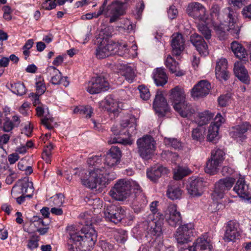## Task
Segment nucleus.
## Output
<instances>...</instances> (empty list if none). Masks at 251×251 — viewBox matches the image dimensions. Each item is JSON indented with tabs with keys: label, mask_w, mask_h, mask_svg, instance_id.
Segmentation results:
<instances>
[{
	"label": "nucleus",
	"mask_w": 251,
	"mask_h": 251,
	"mask_svg": "<svg viewBox=\"0 0 251 251\" xmlns=\"http://www.w3.org/2000/svg\"><path fill=\"white\" fill-rule=\"evenodd\" d=\"M101 155H96L88 159V164L94 166L93 170H90L88 174L82 172L85 176H81L83 185L91 189H95L99 185H105L106 183L115 178V175L110 172V168L114 166L120 162L110 155L106 154L104 160L102 161Z\"/></svg>",
	"instance_id": "f257e3e1"
},
{
	"label": "nucleus",
	"mask_w": 251,
	"mask_h": 251,
	"mask_svg": "<svg viewBox=\"0 0 251 251\" xmlns=\"http://www.w3.org/2000/svg\"><path fill=\"white\" fill-rule=\"evenodd\" d=\"M67 246L69 251H89L94 246L97 239L95 229L90 226L82 229L81 232L73 231L69 233Z\"/></svg>",
	"instance_id": "f03ea898"
},
{
	"label": "nucleus",
	"mask_w": 251,
	"mask_h": 251,
	"mask_svg": "<svg viewBox=\"0 0 251 251\" xmlns=\"http://www.w3.org/2000/svg\"><path fill=\"white\" fill-rule=\"evenodd\" d=\"M219 19L220 24L214 26L216 30L223 32L229 31L233 35H237L239 33L240 27L237 25L238 13L230 7L225 8Z\"/></svg>",
	"instance_id": "7ed1b4c3"
},
{
	"label": "nucleus",
	"mask_w": 251,
	"mask_h": 251,
	"mask_svg": "<svg viewBox=\"0 0 251 251\" xmlns=\"http://www.w3.org/2000/svg\"><path fill=\"white\" fill-rule=\"evenodd\" d=\"M105 31L102 30L96 37L99 45L96 50L95 54L99 59H103L117 52L118 44L108 41V36L105 35Z\"/></svg>",
	"instance_id": "20e7f679"
},
{
	"label": "nucleus",
	"mask_w": 251,
	"mask_h": 251,
	"mask_svg": "<svg viewBox=\"0 0 251 251\" xmlns=\"http://www.w3.org/2000/svg\"><path fill=\"white\" fill-rule=\"evenodd\" d=\"M137 152L144 160L151 159L154 154L156 148V141L149 135L139 138L136 142Z\"/></svg>",
	"instance_id": "39448f33"
},
{
	"label": "nucleus",
	"mask_w": 251,
	"mask_h": 251,
	"mask_svg": "<svg viewBox=\"0 0 251 251\" xmlns=\"http://www.w3.org/2000/svg\"><path fill=\"white\" fill-rule=\"evenodd\" d=\"M131 185L130 180L121 179L114 185L110 191L109 194L116 200L123 201L130 195Z\"/></svg>",
	"instance_id": "423d86ee"
},
{
	"label": "nucleus",
	"mask_w": 251,
	"mask_h": 251,
	"mask_svg": "<svg viewBox=\"0 0 251 251\" xmlns=\"http://www.w3.org/2000/svg\"><path fill=\"white\" fill-rule=\"evenodd\" d=\"M235 182V179L232 177H226L220 179L215 184L212 197L213 200L218 201L224 198L225 194L229 190Z\"/></svg>",
	"instance_id": "0eeeda50"
},
{
	"label": "nucleus",
	"mask_w": 251,
	"mask_h": 251,
	"mask_svg": "<svg viewBox=\"0 0 251 251\" xmlns=\"http://www.w3.org/2000/svg\"><path fill=\"white\" fill-rule=\"evenodd\" d=\"M109 88V84L107 79L102 75H99L91 78L86 89L90 94H96L106 91Z\"/></svg>",
	"instance_id": "6e6552de"
},
{
	"label": "nucleus",
	"mask_w": 251,
	"mask_h": 251,
	"mask_svg": "<svg viewBox=\"0 0 251 251\" xmlns=\"http://www.w3.org/2000/svg\"><path fill=\"white\" fill-rule=\"evenodd\" d=\"M104 214L107 221L117 224L125 217L126 212L120 206L110 204L107 206Z\"/></svg>",
	"instance_id": "1a4fd4ad"
},
{
	"label": "nucleus",
	"mask_w": 251,
	"mask_h": 251,
	"mask_svg": "<svg viewBox=\"0 0 251 251\" xmlns=\"http://www.w3.org/2000/svg\"><path fill=\"white\" fill-rule=\"evenodd\" d=\"M194 229V226L192 223L184 224L179 226L175 235L178 244L183 245L190 242L193 236Z\"/></svg>",
	"instance_id": "9d476101"
},
{
	"label": "nucleus",
	"mask_w": 251,
	"mask_h": 251,
	"mask_svg": "<svg viewBox=\"0 0 251 251\" xmlns=\"http://www.w3.org/2000/svg\"><path fill=\"white\" fill-rule=\"evenodd\" d=\"M186 12L189 16L200 21L205 22L207 19L206 8L198 2H192L189 3Z\"/></svg>",
	"instance_id": "9b49d317"
},
{
	"label": "nucleus",
	"mask_w": 251,
	"mask_h": 251,
	"mask_svg": "<svg viewBox=\"0 0 251 251\" xmlns=\"http://www.w3.org/2000/svg\"><path fill=\"white\" fill-rule=\"evenodd\" d=\"M135 121L136 119L134 117H130L129 119L123 120L119 126H113L111 127V131L116 136L125 134L126 132L128 134L130 132L132 133L133 130L135 129Z\"/></svg>",
	"instance_id": "f8f14e48"
},
{
	"label": "nucleus",
	"mask_w": 251,
	"mask_h": 251,
	"mask_svg": "<svg viewBox=\"0 0 251 251\" xmlns=\"http://www.w3.org/2000/svg\"><path fill=\"white\" fill-rule=\"evenodd\" d=\"M124 4L123 2L115 1L112 2L106 8L105 15L110 16V23L116 22L125 12Z\"/></svg>",
	"instance_id": "ddd939ff"
},
{
	"label": "nucleus",
	"mask_w": 251,
	"mask_h": 251,
	"mask_svg": "<svg viewBox=\"0 0 251 251\" xmlns=\"http://www.w3.org/2000/svg\"><path fill=\"white\" fill-rule=\"evenodd\" d=\"M164 217L168 224L172 227H176L181 222L180 213L177 210L176 205L175 204H169Z\"/></svg>",
	"instance_id": "4468645a"
},
{
	"label": "nucleus",
	"mask_w": 251,
	"mask_h": 251,
	"mask_svg": "<svg viewBox=\"0 0 251 251\" xmlns=\"http://www.w3.org/2000/svg\"><path fill=\"white\" fill-rule=\"evenodd\" d=\"M240 236L239 224L236 221L231 220L227 222L224 235L226 242H235Z\"/></svg>",
	"instance_id": "2eb2a0df"
},
{
	"label": "nucleus",
	"mask_w": 251,
	"mask_h": 251,
	"mask_svg": "<svg viewBox=\"0 0 251 251\" xmlns=\"http://www.w3.org/2000/svg\"><path fill=\"white\" fill-rule=\"evenodd\" d=\"M155 112L160 116H163L169 111V107L167 100L161 91H157L153 103Z\"/></svg>",
	"instance_id": "dca6fc26"
},
{
	"label": "nucleus",
	"mask_w": 251,
	"mask_h": 251,
	"mask_svg": "<svg viewBox=\"0 0 251 251\" xmlns=\"http://www.w3.org/2000/svg\"><path fill=\"white\" fill-rule=\"evenodd\" d=\"M210 89V83L206 80H201L192 89L191 96L194 99L202 98L209 94Z\"/></svg>",
	"instance_id": "f3484780"
},
{
	"label": "nucleus",
	"mask_w": 251,
	"mask_h": 251,
	"mask_svg": "<svg viewBox=\"0 0 251 251\" xmlns=\"http://www.w3.org/2000/svg\"><path fill=\"white\" fill-rule=\"evenodd\" d=\"M204 182L202 178H191L189 184L187 185L188 193L193 197H200L203 193Z\"/></svg>",
	"instance_id": "a211bd4d"
},
{
	"label": "nucleus",
	"mask_w": 251,
	"mask_h": 251,
	"mask_svg": "<svg viewBox=\"0 0 251 251\" xmlns=\"http://www.w3.org/2000/svg\"><path fill=\"white\" fill-rule=\"evenodd\" d=\"M190 40L201 56H205L208 54L207 45L201 36L197 33L193 34L190 36Z\"/></svg>",
	"instance_id": "6ab92c4d"
},
{
	"label": "nucleus",
	"mask_w": 251,
	"mask_h": 251,
	"mask_svg": "<svg viewBox=\"0 0 251 251\" xmlns=\"http://www.w3.org/2000/svg\"><path fill=\"white\" fill-rule=\"evenodd\" d=\"M171 47L173 55H180L184 49L185 40L182 35L179 33H174L172 36Z\"/></svg>",
	"instance_id": "aec40b11"
},
{
	"label": "nucleus",
	"mask_w": 251,
	"mask_h": 251,
	"mask_svg": "<svg viewBox=\"0 0 251 251\" xmlns=\"http://www.w3.org/2000/svg\"><path fill=\"white\" fill-rule=\"evenodd\" d=\"M233 190L240 197L246 200L251 199V191L244 178H240L238 180Z\"/></svg>",
	"instance_id": "412c9836"
},
{
	"label": "nucleus",
	"mask_w": 251,
	"mask_h": 251,
	"mask_svg": "<svg viewBox=\"0 0 251 251\" xmlns=\"http://www.w3.org/2000/svg\"><path fill=\"white\" fill-rule=\"evenodd\" d=\"M152 216L150 215L148 220L151 221L148 224V227H150L148 230V233L152 236H159L162 232V226L163 225V219L152 218Z\"/></svg>",
	"instance_id": "4be33fe9"
},
{
	"label": "nucleus",
	"mask_w": 251,
	"mask_h": 251,
	"mask_svg": "<svg viewBox=\"0 0 251 251\" xmlns=\"http://www.w3.org/2000/svg\"><path fill=\"white\" fill-rule=\"evenodd\" d=\"M169 99L173 103L174 108L176 105H179L186 101L185 94L183 89L176 86L170 91Z\"/></svg>",
	"instance_id": "5701e85b"
},
{
	"label": "nucleus",
	"mask_w": 251,
	"mask_h": 251,
	"mask_svg": "<svg viewBox=\"0 0 251 251\" xmlns=\"http://www.w3.org/2000/svg\"><path fill=\"white\" fill-rule=\"evenodd\" d=\"M227 61L226 58H221L217 62L215 67V75L220 79L227 80L228 72L227 71Z\"/></svg>",
	"instance_id": "b1692460"
},
{
	"label": "nucleus",
	"mask_w": 251,
	"mask_h": 251,
	"mask_svg": "<svg viewBox=\"0 0 251 251\" xmlns=\"http://www.w3.org/2000/svg\"><path fill=\"white\" fill-rule=\"evenodd\" d=\"M17 186L21 187L20 193L23 195H26V193H29V194H32L34 191V188L32 182L29 181L28 178H24L23 179L19 180L16 184L13 186L11 190V194L15 192V189Z\"/></svg>",
	"instance_id": "393cba45"
},
{
	"label": "nucleus",
	"mask_w": 251,
	"mask_h": 251,
	"mask_svg": "<svg viewBox=\"0 0 251 251\" xmlns=\"http://www.w3.org/2000/svg\"><path fill=\"white\" fill-rule=\"evenodd\" d=\"M168 170L162 166H154L147 171L148 178L153 182H156L158 179L164 174L168 173Z\"/></svg>",
	"instance_id": "a878e982"
},
{
	"label": "nucleus",
	"mask_w": 251,
	"mask_h": 251,
	"mask_svg": "<svg viewBox=\"0 0 251 251\" xmlns=\"http://www.w3.org/2000/svg\"><path fill=\"white\" fill-rule=\"evenodd\" d=\"M231 49L235 55L244 63L248 61V53L241 44L237 41H233L231 44Z\"/></svg>",
	"instance_id": "bb28decb"
},
{
	"label": "nucleus",
	"mask_w": 251,
	"mask_h": 251,
	"mask_svg": "<svg viewBox=\"0 0 251 251\" xmlns=\"http://www.w3.org/2000/svg\"><path fill=\"white\" fill-rule=\"evenodd\" d=\"M174 109L184 118L190 117L195 112L192 105L187 101L179 105H176Z\"/></svg>",
	"instance_id": "cd10ccee"
},
{
	"label": "nucleus",
	"mask_w": 251,
	"mask_h": 251,
	"mask_svg": "<svg viewBox=\"0 0 251 251\" xmlns=\"http://www.w3.org/2000/svg\"><path fill=\"white\" fill-rule=\"evenodd\" d=\"M234 73L239 80L245 83L249 82V75L247 69L239 62H235Z\"/></svg>",
	"instance_id": "c85d7f7f"
},
{
	"label": "nucleus",
	"mask_w": 251,
	"mask_h": 251,
	"mask_svg": "<svg viewBox=\"0 0 251 251\" xmlns=\"http://www.w3.org/2000/svg\"><path fill=\"white\" fill-rule=\"evenodd\" d=\"M153 78L157 86H163L168 81V77L161 68H157L153 73Z\"/></svg>",
	"instance_id": "c756f323"
},
{
	"label": "nucleus",
	"mask_w": 251,
	"mask_h": 251,
	"mask_svg": "<svg viewBox=\"0 0 251 251\" xmlns=\"http://www.w3.org/2000/svg\"><path fill=\"white\" fill-rule=\"evenodd\" d=\"M194 244H195L198 249L201 250H208L209 251H210L212 248L210 240L206 234L203 235L198 238L194 242Z\"/></svg>",
	"instance_id": "7c9ffc66"
},
{
	"label": "nucleus",
	"mask_w": 251,
	"mask_h": 251,
	"mask_svg": "<svg viewBox=\"0 0 251 251\" xmlns=\"http://www.w3.org/2000/svg\"><path fill=\"white\" fill-rule=\"evenodd\" d=\"M182 194V191L176 185L170 184L168 186L166 195L172 200L180 199Z\"/></svg>",
	"instance_id": "2f4dec72"
},
{
	"label": "nucleus",
	"mask_w": 251,
	"mask_h": 251,
	"mask_svg": "<svg viewBox=\"0 0 251 251\" xmlns=\"http://www.w3.org/2000/svg\"><path fill=\"white\" fill-rule=\"evenodd\" d=\"M250 130H251V125L248 122H245L234 127L233 130L230 132V135L236 138L241 137L245 133Z\"/></svg>",
	"instance_id": "473e14b6"
},
{
	"label": "nucleus",
	"mask_w": 251,
	"mask_h": 251,
	"mask_svg": "<svg viewBox=\"0 0 251 251\" xmlns=\"http://www.w3.org/2000/svg\"><path fill=\"white\" fill-rule=\"evenodd\" d=\"M105 108L110 113H113L114 115L119 113V105L117 101L110 96H107L103 101Z\"/></svg>",
	"instance_id": "72a5a7b5"
},
{
	"label": "nucleus",
	"mask_w": 251,
	"mask_h": 251,
	"mask_svg": "<svg viewBox=\"0 0 251 251\" xmlns=\"http://www.w3.org/2000/svg\"><path fill=\"white\" fill-rule=\"evenodd\" d=\"M221 165V164L220 163L214 161L210 158L206 162L205 172L210 175H215L218 172Z\"/></svg>",
	"instance_id": "f704fd0d"
},
{
	"label": "nucleus",
	"mask_w": 251,
	"mask_h": 251,
	"mask_svg": "<svg viewBox=\"0 0 251 251\" xmlns=\"http://www.w3.org/2000/svg\"><path fill=\"white\" fill-rule=\"evenodd\" d=\"M47 71L50 73H52L54 75L52 76L51 82L53 85H58L61 80L62 74L54 66H49L47 68Z\"/></svg>",
	"instance_id": "c9c22d12"
},
{
	"label": "nucleus",
	"mask_w": 251,
	"mask_h": 251,
	"mask_svg": "<svg viewBox=\"0 0 251 251\" xmlns=\"http://www.w3.org/2000/svg\"><path fill=\"white\" fill-rule=\"evenodd\" d=\"M213 117L212 113L208 111H205L198 114L197 122L200 126H202L207 124Z\"/></svg>",
	"instance_id": "e433bc0d"
},
{
	"label": "nucleus",
	"mask_w": 251,
	"mask_h": 251,
	"mask_svg": "<svg viewBox=\"0 0 251 251\" xmlns=\"http://www.w3.org/2000/svg\"><path fill=\"white\" fill-rule=\"evenodd\" d=\"M10 89L13 93L19 96L25 95L26 91L24 84L21 82L11 84Z\"/></svg>",
	"instance_id": "4c0bfd02"
},
{
	"label": "nucleus",
	"mask_w": 251,
	"mask_h": 251,
	"mask_svg": "<svg viewBox=\"0 0 251 251\" xmlns=\"http://www.w3.org/2000/svg\"><path fill=\"white\" fill-rule=\"evenodd\" d=\"M218 131L219 128L217 126L210 125L207 135V141L210 142L216 143L219 139Z\"/></svg>",
	"instance_id": "58836bf2"
},
{
	"label": "nucleus",
	"mask_w": 251,
	"mask_h": 251,
	"mask_svg": "<svg viewBox=\"0 0 251 251\" xmlns=\"http://www.w3.org/2000/svg\"><path fill=\"white\" fill-rule=\"evenodd\" d=\"M165 65L172 73L176 72L179 68L178 63L170 55H168L166 58Z\"/></svg>",
	"instance_id": "ea45409f"
},
{
	"label": "nucleus",
	"mask_w": 251,
	"mask_h": 251,
	"mask_svg": "<svg viewBox=\"0 0 251 251\" xmlns=\"http://www.w3.org/2000/svg\"><path fill=\"white\" fill-rule=\"evenodd\" d=\"M122 75L130 83L133 82L136 76L134 70L130 66H124Z\"/></svg>",
	"instance_id": "a19ab883"
},
{
	"label": "nucleus",
	"mask_w": 251,
	"mask_h": 251,
	"mask_svg": "<svg viewBox=\"0 0 251 251\" xmlns=\"http://www.w3.org/2000/svg\"><path fill=\"white\" fill-rule=\"evenodd\" d=\"M225 155V153L222 150L217 149L211 151L210 158L214 161L222 164L224 160Z\"/></svg>",
	"instance_id": "79ce46f5"
},
{
	"label": "nucleus",
	"mask_w": 251,
	"mask_h": 251,
	"mask_svg": "<svg viewBox=\"0 0 251 251\" xmlns=\"http://www.w3.org/2000/svg\"><path fill=\"white\" fill-rule=\"evenodd\" d=\"M204 130L201 128L197 127L192 131V139L197 142L201 143L204 139Z\"/></svg>",
	"instance_id": "37998d69"
},
{
	"label": "nucleus",
	"mask_w": 251,
	"mask_h": 251,
	"mask_svg": "<svg viewBox=\"0 0 251 251\" xmlns=\"http://www.w3.org/2000/svg\"><path fill=\"white\" fill-rule=\"evenodd\" d=\"M166 145L172 147L175 149L180 150L182 147V142L176 138H165Z\"/></svg>",
	"instance_id": "c03bdc74"
},
{
	"label": "nucleus",
	"mask_w": 251,
	"mask_h": 251,
	"mask_svg": "<svg viewBox=\"0 0 251 251\" xmlns=\"http://www.w3.org/2000/svg\"><path fill=\"white\" fill-rule=\"evenodd\" d=\"M158 204V201H153L150 205V210L152 214L153 218L163 219L164 215L161 212H159L157 209Z\"/></svg>",
	"instance_id": "a18cd8bd"
},
{
	"label": "nucleus",
	"mask_w": 251,
	"mask_h": 251,
	"mask_svg": "<svg viewBox=\"0 0 251 251\" xmlns=\"http://www.w3.org/2000/svg\"><path fill=\"white\" fill-rule=\"evenodd\" d=\"M190 170L182 167H178L176 172H175L174 175V178L176 180H180L182 179L184 176L190 174Z\"/></svg>",
	"instance_id": "49530a36"
},
{
	"label": "nucleus",
	"mask_w": 251,
	"mask_h": 251,
	"mask_svg": "<svg viewBox=\"0 0 251 251\" xmlns=\"http://www.w3.org/2000/svg\"><path fill=\"white\" fill-rule=\"evenodd\" d=\"M53 149V146L51 143H50L45 148L43 152L42 153V158L46 161V163H49L51 161V150Z\"/></svg>",
	"instance_id": "de8ad7c7"
},
{
	"label": "nucleus",
	"mask_w": 251,
	"mask_h": 251,
	"mask_svg": "<svg viewBox=\"0 0 251 251\" xmlns=\"http://www.w3.org/2000/svg\"><path fill=\"white\" fill-rule=\"evenodd\" d=\"M107 155H110L111 157H113L116 160H118L120 162V158L121 157V151L118 147L112 146L108 153Z\"/></svg>",
	"instance_id": "09e8293b"
},
{
	"label": "nucleus",
	"mask_w": 251,
	"mask_h": 251,
	"mask_svg": "<svg viewBox=\"0 0 251 251\" xmlns=\"http://www.w3.org/2000/svg\"><path fill=\"white\" fill-rule=\"evenodd\" d=\"M198 29L206 39L208 40L211 38V30L206 25L203 24H199Z\"/></svg>",
	"instance_id": "8fccbe9b"
},
{
	"label": "nucleus",
	"mask_w": 251,
	"mask_h": 251,
	"mask_svg": "<svg viewBox=\"0 0 251 251\" xmlns=\"http://www.w3.org/2000/svg\"><path fill=\"white\" fill-rule=\"evenodd\" d=\"M138 89L140 91L141 98L145 100L149 99L151 94L149 89L144 85H140L138 87Z\"/></svg>",
	"instance_id": "3c124183"
},
{
	"label": "nucleus",
	"mask_w": 251,
	"mask_h": 251,
	"mask_svg": "<svg viewBox=\"0 0 251 251\" xmlns=\"http://www.w3.org/2000/svg\"><path fill=\"white\" fill-rule=\"evenodd\" d=\"M230 95L226 94L221 96L218 100L219 104L222 107L226 106L230 102Z\"/></svg>",
	"instance_id": "603ef678"
},
{
	"label": "nucleus",
	"mask_w": 251,
	"mask_h": 251,
	"mask_svg": "<svg viewBox=\"0 0 251 251\" xmlns=\"http://www.w3.org/2000/svg\"><path fill=\"white\" fill-rule=\"evenodd\" d=\"M145 8V4L143 1H141L136 5V7L135 10V15L136 18L140 19L141 18L142 12Z\"/></svg>",
	"instance_id": "864d4df0"
},
{
	"label": "nucleus",
	"mask_w": 251,
	"mask_h": 251,
	"mask_svg": "<svg viewBox=\"0 0 251 251\" xmlns=\"http://www.w3.org/2000/svg\"><path fill=\"white\" fill-rule=\"evenodd\" d=\"M108 143L110 144L120 143L123 145H126L128 144V141L126 139L121 138L119 137L111 136L108 141Z\"/></svg>",
	"instance_id": "5fc2aeb1"
},
{
	"label": "nucleus",
	"mask_w": 251,
	"mask_h": 251,
	"mask_svg": "<svg viewBox=\"0 0 251 251\" xmlns=\"http://www.w3.org/2000/svg\"><path fill=\"white\" fill-rule=\"evenodd\" d=\"M93 113V109L91 106H82L80 108V114L86 116V117L90 118Z\"/></svg>",
	"instance_id": "6e6d98bb"
},
{
	"label": "nucleus",
	"mask_w": 251,
	"mask_h": 251,
	"mask_svg": "<svg viewBox=\"0 0 251 251\" xmlns=\"http://www.w3.org/2000/svg\"><path fill=\"white\" fill-rule=\"evenodd\" d=\"M225 122V119L222 115L218 113L214 119V121L210 124L211 126H216L219 129L220 126Z\"/></svg>",
	"instance_id": "4d7b16f0"
},
{
	"label": "nucleus",
	"mask_w": 251,
	"mask_h": 251,
	"mask_svg": "<svg viewBox=\"0 0 251 251\" xmlns=\"http://www.w3.org/2000/svg\"><path fill=\"white\" fill-rule=\"evenodd\" d=\"M53 118L52 117L48 118L46 116L41 120L42 124L49 130H51L53 128V126L51 125V123H53Z\"/></svg>",
	"instance_id": "13d9d810"
},
{
	"label": "nucleus",
	"mask_w": 251,
	"mask_h": 251,
	"mask_svg": "<svg viewBox=\"0 0 251 251\" xmlns=\"http://www.w3.org/2000/svg\"><path fill=\"white\" fill-rule=\"evenodd\" d=\"M167 13L169 18L171 20H173L177 17L178 11L175 6L172 5L168 10Z\"/></svg>",
	"instance_id": "bf43d9fd"
},
{
	"label": "nucleus",
	"mask_w": 251,
	"mask_h": 251,
	"mask_svg": "<svg viewBox=\"0 0 251 251\" xmlns=\"http://www.w3.org/2000/svg\"><path fill=\"white\" fill-rule=\"evenodd\" d=\"M146 201H144L143 204H139L136 201H134L133 204L132 209L134 212L137 214L140 213L145 207Z\"/></svg>",
	"instance_id": "052dcab7"
},
{
	"label": "nucleus",
	"mask_w": 251,
	"mask_h": 251,
	"mask_svg": "<svg viewBox=\"0 0 251 251\" xmlns=\"http://www.w3.org/2000/svg\"><path fill=\"white\" fill-rule=\"evenodd\" d=\"M55 0L52 1L51 0H47L42 4V7L46 10H51L56 7V4L55 2Z\"/></svg>",
	"instance_id": "680f3d73"
},
{
	"label": "nucleus",
	"mask_w": 251,
	"mask_h": 251,
	"mask_svg": "<svg viewBox=\"0 0 251 251\" xmlns=\"http://www.w3.org/2000/svg\"><path fill=\"white\" fill-rule=\"evenodd\" d=\"M100 245L103 251H112L114 248L113 245L112 244L106 241H101Z\"/></svg>",
	"instance_id": "e2e57ef3"
},
{
	"label": "nucleus",
	"mask_w": 251,
	"mask_h": 251,
	"mask_svg": "<svg viewBox=\"0 0 251 251\" xmlns=\"http://www.w3.org/2000/svg\"><path fill=\"white\" fill-rule=\"evenodd\" d=\"M36 93H38L40 96L43 94L46 90V87L45 86V84H44L42 81H38L36 83Z\"/></svg>",
	"instance_id": "0e129e2a"
},
{
	"label": "nucleus",
	"mask_w": 251,
	"mask_h": 251,
	"mask_svg": "<svg viewBox=\"0 0 251 251\" xmlns=\"http://www.w3.org/2000/svg\"><path fill=\"white\" fill-rule=\"evenodd\" d=\"M38 241L39 239L37 237L33 236L28 241L27 244L28 247L31 250H33L37 248L38 246Z\"/></svg>",
	"instance_id": "69168bd1"
},
{
	"label": "nucleus",
	"mask_w": 251,
	"mask_h": 251,
	"mask_svg": "<svg viewBox=\"0 0 251 251\" xmlns=\"http://www.w3.org/2000/svg\"><path fill=\"white\" fill-rule=\"evenodd\" d=\"M163 154L166 156L167 159L171 160L172 162H175L178 157L177 154L169 151H165Z\"/></svg>",
	"instance_id": "338daca9"
},
{
	"label": "nucleus",
	"mask_w": 251,
	"mask_h": 251,
	"mask_svg": "<svg viewBox=\"0 0 251 251\" xmlns=\"http://www.w3.org/2000/svg\"><path fill=\"white\" fill-rule=\"evenodd\" d=\"M243 16L251 20V4L244 7L242 11Z\"/></svg>",
	"instance_id": "774afa93"
}]
</instances>
